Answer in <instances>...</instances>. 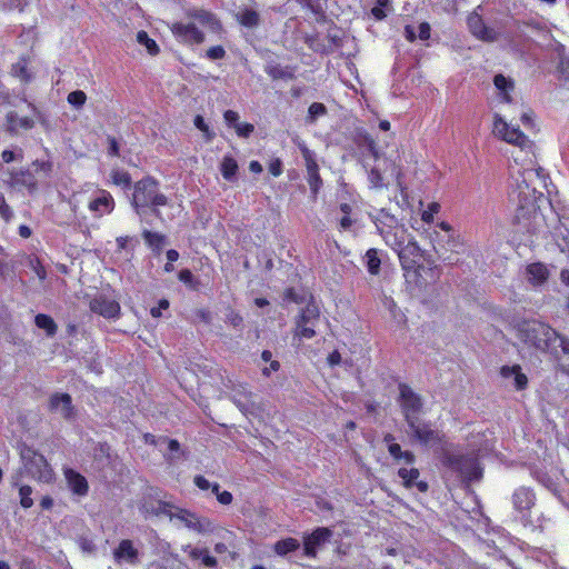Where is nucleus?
Listing matches in <instances>:
<instances>
[{"label":"nucleus","mask_w":569,"mask_h":569,"mask_svg":"<svg viewBox=\"0 0 569 569\" xmlns=\"http://www.w3.org/2000/svg\"><path fill=\"white\" fill-rule=\"evenodd\" d=\"M492 134L512 146L511 159L518 168L516 188L510 192V199L517 203L515 222L521 231L535 233L543 227V216L539 210L538 201L542 198L529 182L539 177L541 169L536 168L535 142L518 126L508 122L501 114L495 113L492 120Z\"/></svg>","instance_id":"f257e3e1"},{"label":"nucleus","mask_w":569,"mask_h":569,"mask_svg":"<svg viewBox=\"0 0 569 569\" xmlns=\"http://www.w3.org/2000/svg\"><path fill=\"white\" fill-rule=\"evenodd\" d=\"M519 336L521 341L529 347L551 353L557 352L560 340L565 339L551 327L538 321L525 323L519 331Z\"/></svg>","instance_id":"f03ea898"},{"label":"nucleus","mask_w":569,"mask_h":569,"mask_svg":"<svg viewBox=\"0 0 569 569\" xmlns=\"http://www.w3.org/2000/svg\"><path fill=\"white\" fill-rule=\"evenodd\" d=\"M166 204L167 197L158 191L156 180L146 178L134 184L132 206L141 218L146 214L148 208H152L153 212L159 214L157 208Z\"/></svg>","instance_id":"7ed1b4c3"},{"label":"nucleus","mask_w":569,"mask_h":569,"mask_svg":"<svg viewBox=\"0 0 569 569\" xmlns=\"http://www.w3.org/2000/svg\"><path fill=\"white\" fill-rule=\"evenodd\" d=\"M20 458L22 470L31 478L42 483H51L54 481V471L44 456L24 446L20 449Z\"/></svg>","instance_id":"20e7f679"},{"label":"nucleus","mask_w":569,"mask_h":569,"mask_svg":"<svg viewBox=\"0 0 569 569\" xmlns=\"http://www.w3.org/2000/svg\"><path fill=\"white\" fill-rule=\"evenodd\" d=\"M151 512L156 515H166L170 521H178L189 530L202 533L211 529V522L207 518H200L187 509L174 507L170 503H159L157 510Z\"/></svg>","instance_id":"39448f33"},{"label":"nucleus","mask_w":569,"mask_h":569,"mask_svg":"<svg viewBox=\"0 0 569 569\" xmlns=\"http://www.w3.org/2000/svg\"><path fill=\"white\" fill-rule=\"evenodd\" d=\"M320 320V310L313 305H307L296 320L293 338L311 339L316 336V327Z\"/></svg>","instance_id":"423d86ee"},{"label":"nucleus","mask_w":569,"mask_h":569,"mask_svg":"<svg viewBox=\"0 0 569 569\" xmlns=\"http://www.w3.org/2000/svg\"><path fill=\"white\" fill-rule=\"evenodd\" d=\"M445 463L452 470L459 472L465 479L472 481L481 477V468L475 458L446 456Z\"/></svg>","instance_id":"0eeeda50"},{"label":"nucleus","mask_w":569,"mask_h":569,"mask_svg":"<svg viewBox=\"0 0 569 569\" xmlns=\"http://www.w3.org/2000/svg\"><path fill=\"white\" fill-rule=\"evenodd\" d=\"M535 493L528 488H519L512 496V502L516 511L525 525L531 523V509L535 507Z\"/></svg>","instance_id":"6e6552de"},{"label":"nucleus","mask_w":569,"mask_h":569,"mask_svg":"<svg viewBox=\"0 0 569 569\" xmlns=\"http://www.w3.org/2000/svg\"><path fill=\"white\" fill-rule=\"evenodd\" d=\"M49 411L68 421L74 420L77 416V410L72 405L71 396L64 392H57L50 396Z\"/></svg>","instance_id":"1a4fd4ad"},{"label":"nucleus","mask_w":569,"mask_h":569,"mask_svg":"<svg viewBox=\"0 0 569 569\" xmlns=\"http://www.w3.org/2000/svg\"><path fill=\"white\" fill-rule=\"evenodd\" d=\"M410 433L422 445L435 447L442 441V435L417 419H409Z\"/></svg>","instance_id":"9d476101"},{"label":"nucleus","mask_w":569,"mask_h":569,"mask_svg":"<svg viewBox=\"0 0 569 569\" xmlns=\"http://www.w3.org/2000/svg\"><path fill=\"white\" fill-rule=\"evenodd\" d=\"M170 30L179 41L184 43H201L204 39L203 33L192 21L172 23Z\"/></svg>","instance_id":"9b49d317"},{"label":"nucleus","mask_w":569,"mask_h":569,"mask_svg":"<svg viewBox=\"0 0 569 569\" xmlns=\"http://www.w3.org/2000/svg\"><path fill=\"white\" fill-rule=\"evenodd\" d=\"M89 211L94 218H101L109 214L114 209V200L110 192L103 189H97V194L88 203Z\"/></svg>","instance_id":"f8f14e48"},{"label":"nucleus","mask_w":569,"mask_h":569,"mask_svg":"<svg viewBox=\"0 0 569 569\" xmlns=\"http://www.w3.org/2000/svg\"><path fill=\"white\" fill-rule=\"evenodd\" d=\"M399 390L401 407L405 412L407 422L409 423V419H416L415 415L418 413L421 409V399L411 390L410 387L406 385H400Z\"/></svg>","instance_id":"ddd939ff"},{"label":"nucleus","mask_w":569,"mask_h":569,"mask_svg":"<svg viewBox=\"0 0 569 569\" xmlns=\"http://www.w3.org/2000/svg\"><path fill=\"white\" fill-rule=\"evenodd\" d=\"M7 183L10 187H23L29 193H34L38 190V179L34 177L32 171L19 169V170H10L8 172Z\"/></svg>","instance_id":"4468645a"},{"label":"nucleus","mask_w":569,"mask_h":569,"mask_svg":"<svg viewBox=\"0 0 569 569\" xmlns=\"http://www.w3.org/2000/svg\"><path fill=\"white\" fill-rule=\"evenodd\" d=\"M113 559L117 563H128L134 566L139 563V550L130 539H122L113 550Z\"/></svg>","instance_id":"2eb2a0df"},{"label":"nucleus","mask_w":569,"mask_h":569,"mask_svg":"<svg viewBox=\"0 0 569 569\" xmlns=\"http://www.w3.org/2000/svg\"><path fill=\"white\" fill-rule=\"evenodd\" d=\"M380 234L382 236L385 242L396 250L401 258L403 252V244L406 241L407 230L403 226H396L393 228L385 229L378 227Z\"/></svg>","instance_id":"dca6fc26"},{"label":"nucleus","mask_w":569,"mask_h":569,"mask_svg":"<svg viewBox=\"0 0 569 569\" xmlns=\"http://www.w3.org/2000/svg\"><path fill=\"white\" fill-rule=\"evenodd\" d=\"M90 309L104 318H117L120 313V305L103 296L93 298L90 301Z\"/></svg>","instance_id":"f3484780"},{"label":"nucleus","mask_w":569,"mask_h":569,"mask_svg":"<svg viewBox=\"0 0 569 569\" xmlns=\"http://www.w3.org/2000/svg\"><path fill=\"white\" fill-rule=\"evenodd\" d=\"M468 27L471 33L480 40L493 41L497 39L495 30L486 27L478 13H472L468 17Z\"/></svg>","instance_id":"a211bd4d"},{"label":"nucleus","mask_w":569,"mask_h":569,"mask_svg":"<svg viewBox=\"0 0 569 569\" xmlns=\"http://www.w3.org/2000/svg\"><path fill=\"white\" fill-rule=\"evenodd\" d=\"M331 537L328 528H318L305 538V553L308 557H316L317 548Z\"/></svg>","instance_id":"6ab92c4d"},{"label":"nucleus","mask_w":569,"mask_h":569,"mask_svg":"<svg viewBox=\"0 0 569 569\" xmlns=\"http://www.w3.org/2000/svg\"><path fill=\"white\" fill-rule=\"evenodd\" d=\"M526 280L533 287L542 286L549 278L548 268L541 262H533L526 268Z\"/></svg>","instance_id":"aec40b11"},{"label":"nucleus","mask_w":569,"mask_h":569,"mask_svg":"<svg viewBox=\"0 0 569 569\" xmlns=\"http://www.w3.org/2000/svg\"><path fill=\"white\" fill-rule=\"evenodd\" d=\"M67 483L71 491L78 496H86L89 490L86 478L73 469L67 468L63 471Z\"/></svg>","instance_id":"412c9836"},{"label":"nucleus","mask_w":569,"mask_h":569,"mask_svg":"<svg viewBox=\"0 0 569 569\" xmlns=\"http://www.w3.org/2000/svg\"><path fill=\"white\" fill-rule=\"evenodd\" d=\"M500 375L503 379L511 380V383L518 390H522L527 387V376L521 371V367L518 365L503 366L500 369Z\"/></svg>","instance_id":"4be33fe9"},{"label":"nucleus","mask_w":569,"mask_h":569,"mask_svg":"<svg viewBox=\"0 0 569 569\" xmlns=\"http://www.w3.org/2000/svg\"><path fill=\"white\" fill-rule=\"evenodd\" d=\"M493 84L498 92V98L501 102L510 103L512 101V92L515 90V82L502 74H497L493 79Z\"/></svg>","instance_id":"5701e85b"},{"label":"nucleus","mask_w":569,"mask_h":569,"mask_svg":"<svg viewBox=\"0 0 569 569\" xmlns=\"http://www.w3.org/2000/svg\"><path fill=\"white\" fill-rule=\"evenodd\" d=\"M22 480V470L11 476V483L14 487L19 488L20 496V505L24 509H29L33 506V500L31 498L32 488L28 485H21Z\"/></svg>","instance_id":"b1692460"},{"label":"nucleus","mask_w":569,"mask_h":569,"mask_svg":"<svg viewBox=\"0 0 569 569\" xmlns=\"http://www.w3.org/2000/svg\"><path fill=\"white\" fill-rule=\"evenodd\" d=\"M188 18L197 21L200 26L207 27L211 30H218L219 23L214 16L206 10L197 9L187 13Z\"/></svg>","instance_id":"393cba45"},{"label":"nucleus","mask_w":569,"mask_h":569,"mask_svg":"<svg viewBox=\"0 0 569 569\" xmlns=\"http://www.w3.org/2000/svg\"><path fill=\"white\" fill-rule=\"evenodd\" d=\"M399 477L402 479L403 485L407 488L412 487L416 485L420 491H426L428 489V485L423 481L416 482V480L419 478V470L416 468L406 469L400 468L398 471Z\"/></svg>","instance_id":"a878e982"},{"label":"nucleus","mask_w":569,"mask_h":569,"mask_svg":"<svg viewBox=\"0 0 569 569\" xmlns=\"http://www.w3.org/2000/svg\"><path fill=\"white\" fill-rule=\"evenodd\" d=\"M219 169L224 180L234 181L239 166L233 157L224 156L220 162Z\"/></svg>","instance_id":"bb28decb"},{"label":"nucleus","mask_w":569,"mask_h":569,"mask_svg":"<svg viewBox=\"0 0 569 569\" xmlns=\"http://www.w3.org/2000/svg\"><path fill=\"white\" fill-rule=\"evenodd\" d=\"M9 129L13 132L20 129L28 130L34 126V121L29 117H20L16 112H9L7 116Z\"/></svg>","instance_id":"cd10ccee"},{"label":"nucleus","mask_w":569,"mask_h":569,"mask_svg":"<svg viewBox=\"0 0 569 569\" xmlns=\"http://www.w3.org/2000/svg\"><path fill=\"white\" fill-rule=\"evenodd\" d=\"M184 550H189V557L192 560H201L203 566L208 568H213L217 566L216 558L209 555L208 549L191 548L190 546H187L184 547Z\"/></svg>","instance_id":"c85d7f7f"},{"label":"nucleus","mask_w":569,"mask_h":569,"mask_svg":"<svg viewBox=\"0 0 569 569\" xmlns=\"http://www.w3.org/2000/svg\"><path fill=\"white\" fill-rule=\"evenodd\" d=\"M297 146L300 149L301 154L305 159L308 176L311 173L313 174L316 172H319V168H318L313 152L311 150H309L308 147L301 141H298Z\"/></svg>","instance_id":"c756f323"},{"label":"nucleus","mask_w":569,"mask_h":569,"mask_svg":"<svg viewBox=\"0 0 569 569\" xmlns=\"http://www.w3.org/2000/svg\"><path fill=\"white\" fill-rule=\"evenodd\" d=\"M37 179H47L51 176L53 164L49 160H34L31 164Z\"/></svg>","instance_id":"7c9ffc66"},{"label":"nucleus","mask_w":569,"mask_h":569,"mask_svg":"<svg viewBox=\"0 0 569 569\" xmlns=\"http://www.w3.org/2000/svg\"><path fill=\"white\" fill-rule=\"evenodd\" d=\"M300 543L295 538H286L274 543L273 550L279 556H286L289 552L296 551Z\"/></svg>","instance_id":"2f4dec72"},{"label":"nucleus","mask_w":569,"mask_h":569,"mask_svg":"<svg viewBox=\"0 0 569 569\" xmlns=\"http://www.w3.org/2000/svg\"><path fill=\"white\" fill-rule=\"evenodd\" d=\"M34 322L37 327L43 329L48 336L52 337L56 335L58 328L54 320L50 316L39 313L36 316Z\"/></svg>","instance_id":"473e14b6"},{"label":"nucleus","mask_w":569,"mask_h":569,"mask_svg":"<svg viewBox=\"0 0 569 569\" xmlns=\"http://www.w3.org/2000/svg\"><path fill=\"white\" fill-rule=\"evenodd\" d=\"M366 264H367L368 271L371 274L376 276L380 272L381 260L378 256L377 249H369L366 252Z\"/></svg>","instance_id":"72a5a7b5"},{"label":"nucleus","mask_w":569,"mask_h":569,"mask_svg":"<svg viewBox=\"0 0 569 569\" xmlns=\"http://www.w3.org/2000/svg\"><path fill=\"white\" fill-rule=\"evenodd\" d=\"M12 73L14 77L19 78L24 82L30 81L32 78V74L28 68V60L24 58L20 59L17 63L12 66Z\"/></svg>","instance_id":"f704fd0d"},{"label":"nucleus","mask_w":569,"mask_h":569,"mask_svg":"<svg viewBox=\"0 0 569 569\" xmlns=\"http://www.w3.org/2000/svg\"><path fill=\"white\" fill-rule=\"evenodd\" d=\"M237 20L240 24L252 28L258 24L259 14L253 10L246 9L237 14Z\"/></svg>","instance_id":"c9c22d12"},{"label":"nucleus","mask_w":569,"mask_h":569,"mask_svg":"<svg viewBox=\"0 0 569 569\" xmlns=\"http://www.w3.org/2000/svg\"><path fill=\"white\" fill-rule=\"evenodd\" d=\"M558 347H560L562 351V356H558L556 353L558 365L563 372L569 373V341L566 339L560 340V345Z\"/></svg>","instance_id":"e433bc0d"},{"label":"nucleus","mask_w":569,"mask_h":569,"mask_svg":"<svg viewBox=\"0 0 569 569\" xmlns=\"http://www.w3.org/2000/svg\"><path fill=\"white\" fill-rule=\"evenodd\" d=\"M137 41L144 46L147 51L154 56L159 52V48H158V44L156 43V41L151 38H149L148 33L146 31H139L138 34H137Z\"/></svg>","instance_id":"4c0bfd02"},{"label":"nucleus","mask_w":569,"mask_h":569,"mask_svg":"<svg viewBox=\"0 0 569 569\" xmlns=\"http://www.w3.org/2000/svg\"><path fill=\"white\" fill-rule=\"evenodd\" d=\"M326 113H327V108L325 107V104H322L320 102H313L310 104V107L308 109L307 120L309 122H315L317 120V118L322 117Z\"/></svg>","instance_id":"58836bf2"},{"label":"nucleus","mask_w":569,"mask_h":569,"mask_svg":"<svg viewBox=\"0 0 569 569\" xmlns=\"http://www.w3.org/2000/svg\"><path fill=\"white\" fill-rule=\"evenodd\" d=\"M520 122L522 123V126L527 130H532V131L537 130V122H536L535 112L532 110H530V109L525 110L520 114Z\"/></svg>","instance_id":"ea45409f"},{"label":"nucleus","mask_w":569,"mask_h":569,"mask_svg":"<svg viewBox=\"0 0 569 569\" xmlns=\"http://www.w3.org/2000/svg\"><path fill=\"white\" fill-rule=\"evenodd\" d=\"M68 102L74 108H81L87 101V94L82 90H76L68 94Z\"/></svg>","instance_id":"a19ab883"},{"label":"nucleus","mask_w":569,"mask_h":569,"mask_svg":"<svg viewBox=\"0 0 569 569\" xmlns=\"http://www.w3.org/2000/svg\"><path fill=\"white\" fill-rule=\"evenodd\" d=\"M193 123L194 127L203 133V137L207 141H211L214 138V132L210 130L209 126L206 123L201 116H196Z\"/></svg>","instance_id":"79ce46f5"},{"label":"nucleus","mask_w":569,"mask_h":569,"mask_svg":"<svg viewBox=\"0 0 569 569\" xmlns=\"http://www.w3.org/2000/svg\"><path fill=\"white\" fill-rule=\"evenodd\" d=\"M111 180L114 184L123 187H128L131 182L129 173L122 170H113L111 172Z\"/></svg>","instance_id":"37998d69"},{"label":"nucleus","mask_w":569,"mask_h":569,"mask_svg":"<svg viewBox=\"0 0 569 569\" xmlns=\"http://www.w3.org/2000/svg\"><path fill=\"white\" fill-rule=\"evenodd\" d=\"M440 211V204L438 202H431L428 204L427 209L421 213V220L430 223L433 221L435 214Z\"/></svg>","instance_id":"c03bdc74"},{"label":"nucleus","mask_w":569,"mask_h":569,"mask_svg":"<svg viewBox=\"0 0 569 569\" xmlns=\"http://www.w3.org/2000/svg\"><path fill=\"white\" fill-rule=\"evenodd\" d=\"M3 162L10 163L13 161H21L23 159V152L21 149L17 150H3L1 153Z\"/></svg>","instance_id":"a18cd8bd"},{"label":"nucleus","mask_w":569,"mask_h":569,"mask_svg":"<svg viewBox=\"0 0 569 569\" xmlns=\"http://www.w3.org/2000/svg\"><path fill=\"white\" fill-rule=\"evenodd\" d=\"M212 492L216 493L218 501L221 505H230L232 502V495L229 491H219V485L213 483L212 485Z\"/></svg>","instance_id":"49530a36"},{"label":"nucleus","mask_w":569,"mask_h":569,"mask_svg":"<svg viewBox=\"0 0 569 569\" xmlns=\"http://www.w3.org/2000/svg\"><path fill=\"white\" fill-rule=\"evenodd\" d=\"M236 133L239 137L248 138L254 130L253 124L248 122H239L234 126Z\"/></svg>","instance_id":"de8ad7c7"},{"label":"nucleus","mask_w":569,"mask_h":569,"mask_svg":"<svg viewBox=\"0 0 569 569\" xmlns=\"http://www.w3.org/2000/svg\"><path fill=\"white\" fill-rule=\"evenodd\" d=\"M447 243L450 250L456 252L458 251L459 248H461L465 244L462 237L457 232H452L451 234H449Z\"/></svg>","instance_id":"09e8293b"},{"label":"nucleus","mask_w":569,"mask_h":569,"mask_svg":"<svg viewBox=\"0 0 569 569\" xmlns=\"http://www.w3.org/2000/svg\"><path fill=\"white\" fill-rule=\"evenodd\" d=\"M143 238L150 246H160L164 239L163 236L149 230L143 231Z\"/></svg>","instance_id":"8fccbe9b"},{"label":"nucleus","mask_w":569,"mask_h":569,"mask_svg":"<svg viewBox=\"0 0 569 569\" xmlns=\"http://www.w3.org/2000/svg\"><path fill=\"white\" fill-rule=\"evenodd\" d=\"M159 503H164L163 501H144L141 506V511L146 517L157 516L151 512L152 510H157L159 508Z\"/></svg>","instance_id":"3c124183"},{"label":"nucleus","mask_w":569,"mask_h":569,"mask_svg":"<svg viewBox=\"0 0 569 569\" xmlns=\"http://www.w3.org/2000/svg\"><path fill=\"white\" fill-rule=\"evenodd\" d=\"M12 210L7 204L3 194L0 193V217L3 218L6 221H9L12 218Z\"/></svg>","instance_id":"603ef678"},{"label":"nucleus","mask_w":569,"mask_h":569,"mask_svg":"<svg viewBox=\"0 0 569 569\" xmlns=\"http://www.w3.org/2000/svg\"><path fill=\"white\" fill-rule=\"evenodd\" d=\"M226 54L224 49L221 46L211 47L207 51L208 58L212 60L222 59Z\"/></svg>","instance_id":"864d4df0"},{"label":"nucleus","mask_w":569,"mask_h":569,"mask_svg":"<svg viewBox=\"0 0 569 569\" xmlns=\"http://www.w3.org/2000/svg\"><path fill=\"white\" fill-rule=\"evenodd\" d=\"M308 182L313 193H317L321 186V178L319 172L308 176Z\"/></svg>","instance_id":"5fc2aeb1"},{"label":"nucleus","mask_w":569,"mask_h":569,"mask_svg":"<svg viewBox=\"0 0 569 569\" xmlns=\"http://www.w3.org/2000/svg\"><path fill=\"white\" fill-rule=\"evenodd\" d=\"M369 181L373 188H380L382 186V176L378 170L372 169L369 173Z\"/></svg>","instance_id":"6e6d98bb"},{"label":"nucleus","mask_w":569,"mask_h":569,"mask_svg":"<svg viewBox=\"0 0 569 569\" xmlns=\"http://www.w3.org/2000/svg\"><path fill=\"white\" fill-rule=\"evenodd\" d=\"M224 121L227 124L232 126L234 128L236 123H239V114L233 110H227L223 113Z\"/></svg>","instance_id":"4d7b16f0"},{"label":"nucleus","mask_w":569,"mask_h":569,"mask_svg":"<svg viewBox=\"0 0 569 569\" xmlns=\"http://www.w3.org/2000/svg\"><path fill=\"white\" fill-rule=\"evenodd\" d=\"M269 172L274 177H279L282 173V163L280 159H274L269 163Z\"/></svg>","instance_id":"13d9d810"},{"label":"nucleus","mask_w":569,"mask_h":569,"mask_svg":"<svg viewBox=\"0 0 569 569\" xmlns=\"http://www.w3.org/2000/svg\"><path fill=\"white\" fill-rule=\"evenodd\" d=\"M31 266H32V269H33L34 273L37 274V277L40 280H44L47 277V272H46L44 268L40 264V262L38 260H34V261L32 260Z\"/></svg>","instance_id":"bf43d9fd"},{"label":"nucleus","mask_w":569,"mask_h":569,"mask_svg":"<svg viewBox=\"0 0 569 569\" xmlns=\"http://www.w3.org/2000/svg\"><path fill=\"white\" fill-rule=\"evenodd\" d=\"M169 307V301L166 300V299H162L160 302H159V306L158 307H153L151 308L150 310V313L152 317L154 318H159L161 316V311L167 309Z\"/></svg>","instance_id":"052dcab7"},{"label":"nucleus","mask_w":569,"mask_h":569,"mask_svg":"<svg viewBox=\"0 0 569 569\" xmlns=\"http://www.w3.org/2000/svg\"><path fill=\"white\" fill-rule=\"evenodd\" d=\"M80 196H81V191H76L71 194L70 197V200H69V203L71 206V210L74 214H77L78 212V209H79V204H80Z\"/></svg>","instance_id":"680f3d73"},{"label":"nucleus","mask_w":569,"mask_h":569,"mask_svg":"<svg viewBox=\"0 0 569 569\" xmlns=\"http://www.w3.org/2000/svg\"><path fill=\"white\" fill-rule=\"evenodd\" d=\"M194 483L196 486L201 489V490H208V489H211L212 490V485L209 482V480H207L204 477L202 476H197L194 478Z\"/></svg>","instance_id":"e2e57ef3"},{"label":"nucleus","mask_w":569,"mask_h":569,"mask_svg":"<svg viewBox=\"0 0 569 569\" xmlns=\"http://www.w3.org/2000/svg\"><path fill=\"white\" fill-rule=\"evenodd\" d=\"M419 34L418 37L421 40H428L430 38V26L427 22H422L419 24Z\"/></svg>","instance_id":"0e129e2a"},{"label":"nucleus","mask_w":569,"mask_h":569,"mask_svg":"<svg viewBox=\"0 0 569 569\" xmlns=\"http://www.w3.org/2000/svg\"><path fill=\"white\" fill-rule=\"evenodd\" d=\"M279 369H280L279 361H271V362H269V366L268 367H263L261 369V371H262L263 376L269 377L272 372H276Z\"/></svg>","instance_id":"69168bd1"},{"label":"nucleus","mask_w":569,"mask_h":569,"mask_svg":"<svg viewBox=\"0 0 569 569\" xmlns=\"http://www.w3.org/2000/svg\"><path fill=\"white\" fill-rule=\"evenodd\" d=\"M388 451L397 460H399L402 456L401 447L398 443H390L388 446Z\"/></svg>","instance_id":"338daca9"},{"label":"nucleus","mask_w":569,"mask_h":569,"mask_svg":"<svg viewBox=\"0 0 569 569\" xmlns=\"http://www.w3.org/2000/svg\"><path fill=\"white\" fill-rule=\"evenodd\" d=\"M192 279L193 277L190 270L184 269L179 272V280L182 281L183 283L191 284Z\"/></svg>","instance_id":"774afa93"}]
</instances>
